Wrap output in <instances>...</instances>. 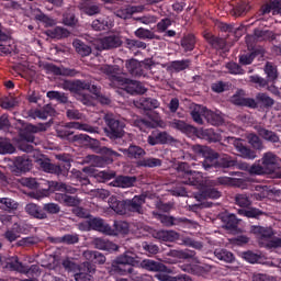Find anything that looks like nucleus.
<instances>
[{
  "mask_svg": "<svg viewBox=\"0 0 281 281\" xmlns=\"http://www.w3.org/2000/svg\"><path fill=\"white\" fill-rule=\"evenodd\" d=\"M168 71H183L190 67V60H175L166 65Z\"/></svg>",
  "mask_w": 281,
  "mask_h": 281,
  "instance_id": "32",
  "label": "nucleus"
},
{
  "mask_svg": "<svg viewBox=\"0 0 281 281\" xmlns=\"http://www.w3.org/2000/svg\"><path fill=\"white\" fill-rule=\"evenodd\" d=\"M109 206L113 212L116 214L124 215L128 212L126 200L125 201H119L116 196H111L109 199Z\"/></svg>",
  "mask_w": 281,
  "mask_h": 281,
  "instance_id": "18",
  "label": "nucleus"
},
{
  "mask_svg": "<svg viewBox=\"0 0 281 281\" xmlns=\"http://www.w3.org/2000/svg\"><path fill=\"white\" fill-rule=\"evenodd\" d=\"M21 236V225L14 224L12 228L8 229L4 233V238L9 240V243H14Z\"/></svg>",
  "mask_w": 281,
  "mask_h": 281,
  "instance_id": "41",
  "label": "nucleus"
},
{
  "mask_svg": "<svg viewBox=\"0 0 281 281\" xmlns=\"http://www.w3.org/2000/svg\"><path fill=\"white\" fill-rule=\"evenodd\" d=\"M14 166L18 170H21V172H27V170H31L32 168V160H30L27 155L20 156L15 158Z\"/></svg>",
  "mask_w": 281,
  "mask_h": 281,
  "instance_id": "28",
  "label": "nucleus"
},
{
  "mask_svg": "<svg viewBox=\"0 0 281 281\" xmlns=\"http://www.w3.org/2000/svg\"><path fill=\"white\" fill-rule=\"evenodd\" d=\"M114 234L111 236H117V234H128V223L126 222H114V229H112Z\"/></svg>",
  "mask_w": 281,
  "mask_h": 281,
  "instance_id": "52",
  "label": "nucleus"
},
{
  "mask_svg": "<svg viewBox=\"0 0 281 281\" xmlns=\"http://www.w3.org/2000/svg\"><path fill=\"white\" fill-rule=\"evenodd\" d=\"M19 203L10 198H0V210H4V212H14L18 210Z\"/></svg>",
  "mask_w": 281,
  "mask_h": 281,
  "instance_id": "38",
  "label": "nucleus"
},
{
  "mask_svg": "<svg viewBox=\"0 0 281 281\" xmlns=\"http://www.w3.org/2000/svg\"><path fill=\"white\" fill-rule=\"evenodd\" d=\"M234 183V180L229 177H220L216 180L206 179L205 184L206 186H232Z\"/></svg>",
  "mask_w": 281,
  "mask_h": 281,
  "instance_id": "50",
  "label": "nucleus"
},
{
  "mask_svg": "<svg viewBox=\"0 0 281 281\" xmlns=\"http://www.w3.org/2000/svg\"><path fill=\"white\" fill-rule=\"evenodd\" d=\"M239 216H246L247 218H258V216H262V213L258 209H248V210H238Z\"/></svg>",
  "mask_w": 281,
  "mask_h": 281,
  "instance_id": "54",
  "label": "nucleus"
},
{
  "mask_svg": "<svg viewBox=\"0 0 281 281\" xmlns=\"http://www.w3.org/2000/svg\"><path fill=\"white\" fill-rule=\"evenodd\" d=\"M95 273V265L89 261H85L80 265L78 272L74 274L76 281H91V278Z\"/></svg>",
  "mask_w": 281,
  "mask_h": 281,
  "instance_id": "9",
  "label": "nucleus"
},
{
  "mask_svg": "<svg viewBox=\"0 0 281 281\" xmlns=\"http://www.w3.org/2000/svg\"><path fill=\"white\" fill-rule=\"evenodd\" d=\"M234 146L237 153H239L240 157H243L244 159H256V151L249 149L248 147H245V145H243V142L235 140Z\"/></svg>",
  "mask_w": 281,
  "mask_h": 281,
  "instance_id": "24",
  "label": "nucleus"
},
{
  "mask_svg": "<svg viewBox=\"0 0 281 281\" xmlns=\"http://www.w3.org/2000/svg\"><path fill=\"white\" fill-rule=\"evenodd\" d=\"M215 186H210L205 183H202L200 190V194L195 196L198 201H201V199H221V192L216 189H214Z\"/></svg>",
  "mask_w": 281,
  "mask_h": 281,
  "instance_id": "11",
  "label": "nucleus"
},
{
  "mask_svg": "<svg viewBox=\"0 0 281 281\" xmlns=\"http://www.w3.org/2000/svg\"><path fill=\"white\" fill-rule=\"evenodd\" d=\"M153 61L150 59L145 60L143 64L136 59L126 61V69L132 76H146L144 69H150Z\"/></svg>",
  "mask_w": 281,
  "mask_h": 281,
  "instance_id": "7",
  "label": "nucleus"
},
{
  "mask_svg": "<svg viewBox=\"0 0 281 281\" xmlns=\"http://www.w3.org/2000/svg\"><path fill=\"white\" fill-rule=\"evenodd\" d=\"M195 135L200 137V139H207V142H221V134L214 132V130H196Z\"/></svg>",
  "mask_w": 281,
  "mask_h": 281,
  "instance_id": "19",
  "label": "nucleus"
},
{
  "mask_svg": "<svg viewBox=\"0 0 281 281\" xmlns=\"http://www.w3.org/2000/svg\"><path fill=\"white\" fill-rule=\"evenodd\" d=\"M135 262V257L123 255L115 259L112 265V270L114 273H119V276H131V278H142L137 272V268L133 265Z\"/></svg>",
  "mask_w": 281,
  "mask_h": 281,
  "instance_id": "3",
  "label": "nucleus"
},
{
  "mask_svg": "<svg viewBox=\"0 0 281 281\" xmlns=\"http://www.w3.org/2000/svg\"><path fill=\"white\" fill-rule=\"evenodd\" d=\"M113 27V20L110 18H100L92 22V29L97 32L102 30H111Z\"/></svg>",
  "mask_w": 281,
  "mask_h": 281,
  "instance_id": "27",
  "label": "nucleus"
},
{
  "mask_svg": "<svg viewBox=\"0 0 281 281\" xmlns=\"http://www.w3.org/2000/svg\"><path fill=\"white\" fill-rule=\"evenodd\" d=\"M100 70L102 74L110 76L114 85H117L119 87H121V89H124V91L131 93L132 95L135 93L142 94L146 91V88L139 81L120 78L117 76V71H120V68L117 66L113 67L109 65H103L100 67Z\"/></svg>",
  "mask_w": 281,
  "mask_h": 281,
  "instance_id": "2",
  "label": "nucleus"
},
{
  "mask_svg": "<svg viewBox=\"0 0 281 281\" xmlns=\"http://www.w3.org/2000/svg\"><path fill=\"white\" fill-rule=\"evenodd\" d=\"M65 128H76L77 131H85L86 133H98V127H93L89 124H82L78 122H70L65 125Z\"/></svg>",
  "mask_w": 281,
  "mask_h": 281,
  "instance_id": "34",
  "label": "nucleus"
},
{
  "mask_svg": "<svg viewBox=\"0 0 281 281\" xmlns=\"http://www.w3.org/2000/svg\"><path fill=\"white\" fill-rule=\"evenodd\" d=\"M243 258L246 260V262H250V265H256L257 262H260L262 260V257L258 254H255L251 250L243 252Z\"/></svg>",
  "mask_w": 281,
  "mask_h": 281,
  "instance_id": "55",
  "label": "nucleus"
},
{
  "mask_svg": "<svg viewBox=\"0 0 281 281\" xmlns=\"http://www.w3.org/2000/svg\"><path fill=\"white\" fill-rule=\"evenodd\" d=\"M173 256H177V258H180L182 260H188V258H194V256H196V252L194 250L186 249L180 251H173Z\"/></svg>",
  "mask_w": 281,
  "mask_h": 281,
  "instance_id": "60",
  "label": "nucleus"
},
{
  "mask_svg": "<svg viewBox=\"0 0 281 281\" xmlns=\"http://www.w3.org/2000/svg\"><path fill=\"white\" fill-rule=\"evenodd\" d=\"M25 212H27L30 216H33V218H38L40 221L47 218V213H45V211L41 206L34 203L27 204L25 206Z\"/></svg>",
  "mask_w": 281,
  "mask_h": 281,
  "instance_id": "21",
  "label": "nucleus"
},
{
  "mask_svg": "<svg viewBox=\"0 0 281 281\" xmlns=\"http://www.w3.org/2000/svg\"><path fill=\"white\" fill-rule=\"evenodd\" d=\"M104 120L108 124V128H105L108 137L116 139L124 135V123L111 117V115H105Z\"/></svg>",
  "mask_w": 281,
  "mask_h": 281,
  "instance_id": "6",
  "label": "nucleus"
},
{
  "mask_svg": "<svg viewBox=\"0 0 281 281\" xmlns=\"http://www.w3.org/2000/svg\"><path fill=\"white\" fill-rule=\"evenodd\" d=\"M83 258L90 262V265H104L106 257L100 251L86 250L83 251Z\"/></svg>",
  "mask_w": 281,
  "mask_h": 281,
  "instance_id": "14",
  "label": "nucleus"
},
{
  "mask_svg": "<svg viewBox=\"0 0 281 281\" xmlns=\"http://www.w3.org/2000/svg\"><path fill=\"white\" fill-rule=\"evenodd\" d=\"M78 240V235H65L64 237L52 238V243L55 245H60L61 243L64 245H76Z\"/></svg>",
  "mask_w": 281,
  "mask_h": 281,
  "instance_id": "40",
  "label": "nucleus"
},
{
  "mask_svg": "<svg viewBox=\"0 0 281 281\" xmlns=\"http://www.w3.org/2000/svg\"><path fill=\"white\" fill-rule=\"evenodd\" d=\"M192 150L195 153V155L204 157V170H210L211 168H214L216 164H218V153L212 150V148L201 145H193Z\"/></svg>",
  "mask_w": 281,
  "mask_h": 281,
  "instance_id": "5",
  "label": "nucleus"
},
{
  "mask_svg": "<svg viewBox=\"0 0 281 281\" xmlns=\"http://www.w3.org/2000/svg\"><path fill=\"white\" fill-rule=\"evenodd\" d=\"M55 201H59V203H64V205H68L69 207H76L80 205V199L63 193H57L55 195Z\"/></svg>",
  "mask_w": 281,
  "mask_h": 281,
  "instance_id": "23",
  "label": "nucleus"
},
{
  "mask_svg": "<svg viewBox=\"0 0 281 281\" xmlns=\"http://www.w3.org/2000/svg\"><path fill=\"white\" fill-rule=\"evenodd\" d=\"M63 89L75 93V98L86 106H92L93 100H98L101 104H111V99L100 94V88L85 81H65Z\"/></svg>",
  "mask_w": 281,
  "mask_h": 281,
  "instance_id": "1",
  "label": "nucleus"
},
{
  "mask_svg": "<svg viewBox=\"0 0 281 281\" xmlns=\"http://www.w3.org/2000/svg\"><path fill=\"white\" fill-rule=\"evenodd\" d=\"M142 267L147 271H157L160 273H166L168 271V268L166 267V265L159 261L150 260V259L143 260Z\"/></svg>",
  "mask_w": 281,
  "mask_h": 281,
  "instance_id": "17",
  "label": "nucleus"
},
{
  "mask_svg": "<svg viewBox=\"0 0 281 281\" xmlns=\"http://www.w3.org/2000/svg\"><path fill=\"white\" fill-rule=\"evenodd\" d=\"M14 150V147L10 144L8 139H0V155H12Z\"/></svg>",
  "mask_w": 281,
  "mask_h": 281,
  "instance_id": "56",
  "label": "nucleus"
},
{
  "mask_svg": "<svg viewBox=\"0 0 281 281\" xmlns=\"http://www.w3.org/2000/svg\"><path fill=\"white\" fill-rule=\"evenodd\" d=\"M127 205V212H136L137 214H144L142 205L146 203V196L135 195L132 200H125Z\"/></svg>",
  "mask_w": 281,
  "mask_h": 281,
  "instance_id": "12",
  "label": "nucleus"
},
{
  "mask_svg": "<svg viewBox=\"0 0 281 281\" xmlns=\"http://www.w3.org/2000/svg\"><path fill=\"white\" fill-rule=\"evenodd\" d=\"M194 36L189 35L181 41V46L183 47L184 52H192V49H194Z\"/></svg>",
  "mask_w": 281,
  "mask_h": 281,
  "instance_id": "59",
  "label": "nucleus"
},
{
  "mask_svg": "<svg viewBox=\"0 0 281 281\" xmlns=\"http://www.w3.org/2000/svg\"><path fill=\"white\" fill-rule=\"evenodd\" d=\"M138 166L144 168H157L161 166V160L159 158H144L138 161Z\"/></svg>",
  "mask_w": 281,
  "mask_h": 281,
  "instance_id": "51",
  "label": "nucleus"
},
{
  "mask_svg": "<svg viewBox=\"0 0 281 281\" xmlns=\"http://www.w3.org/2000/svg\"><path fill=\"white\" fill-rule=\"evenodd\" d=\"M247 140L248 144H250V146H252V148H255L256 150H262V140H260V137H258V135L250 133L247 135Z\"/></svg>",
  "mask_w": 281,
  "mask_h": 281,
  "instance_id": "53",
  "label": "nucleus"
},
{
  "mask_svg": "<svg viewBox=\"0 0 281 281\" xmlns=\"http://www.w3.org/2000/svg\"><path fill=\"white\" fill-rule=\"evenodd\" d=\"M20 183L21 186L30 188L31 190L38 188V182H36V179L34 178H21Z\"/></svg>",
  "mask_w": 281,
  "mask_h": 281,
  "instance_id": "63",
  "label": "nucleus"
},
{
  "mask_svg": "<svg viewBox=\"0 0 281 281\" xmlns=\"http://www.w3.org/2000/svg\"><path fill=\"white\" fill-rule=\"evenodd\" d=\"M214 256L215 258H217V260H222L223 262L232 263L236 260L234 254L225 248H216L214 251Z\"/></svg>",
  "mask_w": 281,
  "mask_h": 281,
  "instance_id": "26",
  "label": "nucleus"
},
{
  "mask_svg": "<svg viewBox=\"0 0 281 281\" xmlns=\"http://www.w3.org/2000/svg\"><path fill=\"white\" fill-rule=\"evenodd\" d=\"M47 98H49V100H57L58 102L63 103L67 102V97L65 93L58 91H48Z\"/></svg>",
  "mask_w": 281,
  "mask_h": 281,
  "instance_id": "62",
  "label": "nucleus"
},
{
  "mask_svg": "<svg viewBox=\"0 0 281 281\" xmlns=\"http://www.w3.org/2000/svg\"><path fill=\"white\" fill-rule=\"evenodd\" d=\"M178 176L180 177L181 182L187 186H196L200 190L201 186L205 183L207 178H204L203 175L199 171H192L188 169V164L181 162L178 167Z\"/></svg>",
  "mask_w": 281,
  "mask_h": 281,
  "instance_id": "4",
  "label": "nucleus"
},
{
  "mask_svg": "<svg viewBox=\"0 0 281 281\" xmlns=\"http://www.w3.org/2000/svg\"><path fill=\"white\" fill-rule=\"evenodd\" d=\"M155 133H156L158 144H168V142L172 139V136H170L166 132L155 131Z\"/></svg>",
  "mask_w": 281,
  "mask_h": 281,
  "instance_id": "64",
  "label": "nucleus"
},
{
  "mask_svg": "<svg viewBox=\"0 0 281 281\" xmlns=\"http://www.w3.org/2000/svg\"><path fill=\"white\" fill-rule=\"evenodd\" d=\"M265 74L267 75L268 82H276L278 80V68L272 63H267L265 66Z\"/></svg>",
  "mask_w": 281,
  "mask_h": 281,
  "instance_id": "45",
  "label": "nucleus"
},
{
  "mask_svg": "<svg viewBox=\"0 0 281 281\" xmlns=\"http://www.w3.org/2000/svg\"><path fill=\"white\" fill-rule=\"evenodd\" d=\"M120 150L121 153L125 154V156L130 159H139V157H144V155H146V150L135 145H131L127 149Z\"/></svg>",
  "mask_w": 281,
  "mask_h": 281,
  "instance_id": "25",
  "label": "nucleus"
},
{
  "mask_svg": "<svg viewBox=\"0 0 281 281\" xmlns=\"http://www.w3.org/2000/svg\"><path fill=\"white\" fill-rule=\"evenodd\" d=\"M191 115L196 124H203V117L207 120V109L202 105H195V108L191 112Z\"/></svg>",
  "mask_w": 281,
  "mask_h": 281,
  "instance_id": "30",
  "label": "nucleus"
},
{
  "mask_svg": "<svg viewBox=\"0 0 281 281\" xmlns=\"http://www.w3.org/2000/svg\"><path fill=\"white\" fill-rule=\"evenodd\" d=\"M154 237L158 240H164L165 243H175L179 240V233L175 231H157L154 233Z\"/></svg>",
  "mask_w": 281,
  "mask_h": 281,
  "instance_id": "20",
  "label": "nucleus"
},
{
  "mask_svg": "<svg viewBox=\"0 0 281 281\" xmlns=\"http://www.w3.org/2000/svg\"><path fill=\"white\" fill-rule=\"evenodd\" d=\"M257 133H259L260 137H262L263 139H266L267 142H280V138L278 137V135L269 130H265L260 126H256L255 127Z\"/></svg>",
  "mask_w": 281,
  "mask_h": 281,
  "instance_id": "39",
  "label": "nucleus"
},
{
  "mask_svg": "<svg viewBox=\"0 0 281 281\" xmlns=\"http://www.w3.org/2000/svg\"><path fill=\"white\" fill-rule=\"evenodd\" d=\"M236 98L238 97H234L233 98V101L236 103V104H239L241 106H250V109H256L257 104H256V100L254 99H239V100H236Z\"/></svg>",
  "mask_w": 281,
  "mask_h": 281,
  "instance_id": "61",
  "label": "nucleus"
},
{
  "mask_svg": "<svg viewBox=\"0 0 281 281\" xmlns=\"http://www.w3.org/2000/svg\"><path fill=\"white\" fill-rule=\"evenodd\" d=\"M261 164L268 175L276 172L280 168V159L273 153H266L261 158Z\"/></svg>",
  "mask_w": 281,
  "mask_h": 281,
  "instance_id": "10",
  "label": "nucleus"
},
{
  "mask_svg": "<svg viewBox=\"0 0 281 281\" xmlns=\"http://www.w3.org/2000/svg\"><path fill=\"white\" fill-rule=\"evenodd\" d=\"M142 10H144L143 7H126V8L117 10L116 16H119V19H131V16H133V14H135L137 12H142Z\"/></svg>",
  "mask_w": 281,
  "mask_h": 281,
  "instance_id": "31",
  "label": "nucleus"
},
{
  "mask_svg": "<svg viewBox=\"0 0 281 281\" xmlns=\"http://www.w3.org/2000/svg\"><path fill=\"white\" fill-rule=\"evenodd\" d=\"M172 128H177V131H181V133H196V128L192 127V125H188L186 122L180 120H175L171 122Z\"/></svg>",
  "mask_w": 281,
  "mask_h": 281,
  "instance_id": "37",
  "label": "nucleus"
},
{
  "mask_svg": "<svg viewBox=\"0 0 281 281\" xmlns=\"http://www.w3.org/2000/svg\"><path fill=\"white\" fill-rule=\"evenodd\" d=\"M46 70L50 71L52 74H55L56 76L74 77L78 74V71H76V69L59 68V67H56L55 65H52V64L46 66Z\"/></svg>",
  "mask_w": 281,
  "mask_h": 281,
  "instance_id": "29",
  "label": "nucleus"
},
{
  "mask_svg": "<svg viewBox=\"0 0 281 281\" xmlns=\"http://www.w3.org/2000/svg\"><path fill=\"white\" fill-rule=\"evenodd\" d=\"M122 45V40L116 35H109L103 38L94 41L95 49L101 52L102 49H113Z\"/></svg>",
  "mask_w": 281,
  "mask_h": 281,
  "instance_id": "8",
  "label": "nucleus"
},
{
  "mask_svg": "<svg viewBox=\"0 0 281 281\" xmlns=\"http://www.w3.org/2000/svg\"><path fill=\"white\" fill-rule=\"evenodd\" d=\"M135 36H137V38H143L144 41H146V38L148 40L155 38V33L151 32L150 30L140 27L135 31Z\"/></svg>",
  "mask_w": 281,
  "mask_h": 281,
  "instance_id": "57",
  "label": "nucleus"
},
{
  "mask_svg": "<svg viewBox=\"0 0 281 281\" xmlns=\"http://www.w3.org/2000/svg\"><path fill=\"white\" fill-rule=\"evenodd\" d=\"M47 36H49L50 38H67V36H69V31H67L64 27L60 26H56L55 29H49L46 31Z\"/></svg>",
  "mask_w": 281,
  "mask_h": 281,
  "instance_id": "35",
  "label": "nucleus"
},
{
  "mask_svg": "<svg viewBox=\"0 0 281 281\" xmlns=\"http://www.w3.org/2000/svg\"><path fill=\"white\" fill-rule=\"evenodd\" d=\"M158 221H160L165 227H172V225H177V223H186V218H175L168 215H158Z\"/></svg>",
  "mask_w": 281,
  "mask_h": 281,
  "instance_id": "49",
  "label": "nucleus"
},
{
  "mask_svg": "<svg viewBox=\"0 0 281 281\" xmlns=\"http://www.w3.org/2000/svg\"><path fill=\"white\" fill-rule=\"evenodd\" d=\"M236 205H239V207H249L251 205V200H249V196L247 194H237L235 198Z\"/></svg>",
  "mask_w": 281,
  "mask_h": 281,
  "instance_id": "58",
  "label": "nucleus"
},
{
  "mask_svg": "<svg viewBox=\"0 0 281 281\" xmlns=\"http://www.w3.org/2000/svg\"><path fill=\"white\" fill-rule=\"evenodd\" d=\"M206 120L213 126H220V124H223L224 122L223 114H221V112H212L210 110H206Z\"/></svg>",
  "mask_w": 281,
  "mask_h": 281,
  "instance_id": "42",
  "label": "nucleus"
},
{
  "mask_svg": "<svg viewBox=\"0 0 281 281\" xmlns=\"http://www.w3.org/2000/svg\"><path fill=\"white\" fill-rule=\"evenodd\" d=\"M72 45L77 54H79L80 56H89L91 54V48L89 47V45L85 44L80 40H75L72 42Z\"/></svg>",
  "mask_w": 281,
  "mask_h": 281,
  "instance_id": "43",
  "label": "nucleus"
},
{
  "mask_svg": "<svg viewBox=\"0 0 281 281\" xmlns=\"http://www.w3.org/2000/svg\"><path fill=\"white\" fill-rule=\"evenodd\" d=\"M91 229H95V232H102L103 234L112 235L114 234L113 228L104 220L100 217L89 218Z\"/></svg>",
  "mask_w": 281,
  "mask_h": 281,
  "instance_id": "13",
  "label": "nucleus"
},
{
  "mask_svg": "<svg viewBox=\"0 0 281 281\" xmlns=\"http://www.w3.org/2000/svg\"><path fill=\"white\" fill-rule=\"evenodd\" d=\"M25 142H27V144ZM30 144H34V135L26 134L23 136V140L19 144L20 150H23V153H32L33 147Z\"/></svg>",
  "mask_w": 281,
  "mask_h": 281,
  "instance_id": "48",
  "label": "nucleus"
},
{
  "mask_svg": "<svg viewBox=\"0 0 281 281\" xmlns=\"http://www.w3.org/2000/svg\"><path fill=\"white\" fill-rule=\"evenodd\" d=\"M79 10L82 11L88 16H93V14H98L100 12V7L90 0H82L79 5Z\"/></svg>",
  "mask_w": 281,
  "mask_h": 281,
  "instance_id": "16",
  "label": "nucleus"
},
{
  "mask_svg": "<svg viewBox=\"0 0 281 281\" xmlns=\"http://www.w3.org/2000/svg\"><path fill=\"white\" fill-rule=\"evenodd\" d=\"M250 233L257 236V238H261V240H269L276 234L273 228L262 226H251Z\"/></svg>",
  "mask_w": 281,
  "mask_h": 281,
  "instance_id": "15",
  "label": "nucleus"
},
{
  "mask_svg": "<svg viewBox=\"0 0 281 281\" xmlns=\"http://www.w3.org/2000/svg\"><path fill=\"white\" fill-rule=\"evenodd\" d=\"M136 106H138V109H144L145 111H151V109H159V101L153 98H140L136 101Z\"/></svg>",
  "mask_w": 281,
  "mask_h": 281,
  "instance_id": "22",
  "label": "nucleus"
},
{
  "mask_svg": "<svg viewBox=\"0 0 281 281\" xmlns=\"http://www.w3.org/2000/svg\"><path fill=\"white\" fill-rule=\"evenodd\" d=\"M241 170H248L250 175H268L263 165L255 162L252 166L247 164L240 165Z\"/></svg>",
  "mask_w": 281,
  "mask_h": 281,
  "instance_id": "33",
  "label": "nucleus"
},
{
  "mask_svg": "<svg viewBox=\"0 0 281 281\" xmlns=\"http://www.w3.org/2000/svg\"><path fill=\"white\" fill-rule=\"evenodd\" d=\"M40 168L44 170V172H50V175H56V172H60V167L58 165H54L47 160H38Z\"/></svg>",
  "mask_w": 281,
  "mask_h": 281,
  "instance_id": "47",
  "label": "nucleus"
},
{
  "mask_svg": "<svg viewBox=\"0 0 281 281\" xmlns=\"http://www.w3.org/2000/svg\"><path fill=\"white\" fill-rule=\"evenodd\" d=\"M135 183V178L121 176L117 177L113 183L116 188H131Z\"/></svg>",
  "mask_w": 281,
  "mask_h": 281,
  "instance_id": "46",
  "label": "nucleus"
},
{
  "mask_svg": "<svg viewBox=\"0 0 281 281\" xmlns=\"http://www.w3.org/2000/svg\"><path fill=\"white\" fill-rule=\"evenodd\" d=\"M223 227L225 229H236V225H238V218L234 214H225L222 216Z\"/></svg>",
  "mask_w": 281,
  "mask_h": 281,
  "instance_id": "44",
  "label": "nucleus"
},
{
  "mask_svg": "<svg viewBox=\"0 0 281 281\" xmlns=\"http://www.w3.org/2000/svg\"><path fill=\"white\" fill-rule=\"evenodd\" d=\"M8 267L9 269H11V271H19L20 273H30V271H33V272L38 271V266L33 265L30 267V269H26L23 267V263L19 261L8 263Z\"/></svg>",
  "mask_w": 281,
  "mask_h": 281,
  "instance_id": "36",
  "label": "nucleus"
}]
</instances>
